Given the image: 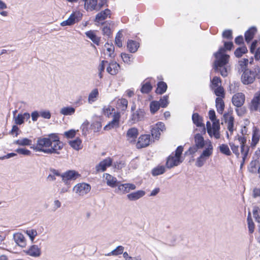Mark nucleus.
<instances>
[{"instance_id":"1","label":"nucleus","mask_w":260,"mask_h":260,"mask_svg":"<svg viewBox=\"0 0 260 260\" xmlns=\"http://www.w3.org/2000/svg\"><path fill=\"white\" fill-rule=\"evenodd\" d=\"M63 147V144L59 140L58 136L51 134L48 137H39L36 144L31 147L37 152H42L46 154L55 153L59 154V151Z\"/></svg>"},{"instance_id":"2","label":"nucleus","mask_w":260,"mask_h":260,"mask_svg":"<svg viewBox=\"0 0 260 260\" xmlns=\"http://www.w3.org/2000/svg\"><path fill=\"white\" fill-rule=\"evenodd\" d=\"M215 60L213 69L215 72L220 73L223 77H226L231 70L229 63L230 56L225 53L224 48L221 47L218 51L214 54Z\"/></svg>"},{"instance_id":"3","label":"nucleus","mask_w":260,"mask_h":260,"mask_svg":"<svg viewBox=\"0 0 260 260\" xmlns=\"http://www.w3.org/2000/svg\"><path fill=\"white\" fill-rule=\"evenodd\" d=\"M256 78H260V67H255L252 70H247L241 76V81L245 85L252 83Z\"/></svg>"},{"instance_id":"4","label":"nucleus","mask_w":260,"mask_h":260,"mask_svg":"<svg viewBox=\"0 0 260 260\" xmlns=\"http://www.w3.org/2000/svg\"><path fill=\"white\" fill-rule=\"evenodd\" d=\"M183 148L180 146L176 149L175 153H172L168 158L166 162V166L170 169L175 166L180 165L183 161L181 155L183 152Z\"/></svg>"},{"instance_id":"5","label":"nucleus","mask_w":260,"mask_h":260,"mask_svg":"<svg viewBox=\"0 0 260 260\" xmlns=\"http://www.w3.org/2000/svg\"><path fill=\"white\" fill-rule=\"evenodd\" d=\"M207 147L203 150L201 154L197 159L196 166L198 167H202L206 160L213 153V147L210 141L206 143Z\"/></svg>"},{"instance_id":"6","label":"nucleus","mask_w":260,"mask_h":260,"mask_svg":"<svg viewBox=\"0 0 260 260\" xmlns=\"http://www.w3.org/2000/svg\"><path fill=\"white\" fill-rule=\"evenodd\" d=\"M82 14L79 11H76L72 13L69 18L61 22L62 26H71L80 21L82 18Z\"/></svg>"},{"instance_id":"7","label":"nucleus","mask_w":260,"mask_h":260,"mask_svg":"<svg viewBox=\"0 0 260 260\" xmlns=\"http://www.w3.org/2000/svg\"><path fill=\"white\" fill-rule=\"evenodd\" d=\"M238 139L240 144V151L242 158L240 167L242 168L248 155L249 147L246 145V139L244 137H238Z\"/></svg>"},{"instance_id":"8","label":"nucleus","mask_w":260,"mask_h":260,"mask_svg":"<svg viewBox=\"0 0 260 260\" xmlns=\"http://www.w3.org/2000/svg\"><path fill=\"white\" fill-rule=\"evenodd\" d=\"M151 127V135L156 140L159 138L161 132H163L166 130V126L162 122H158L152 125Z\"/></svg>"},{"instance_id":"9","label":"nucleus","mask_w":260,"mask_h":260,"mask_svg":"<svg viewBox=\"0 0 260 260\" xmlns=\"http://www.w3.org/2000/svg\"><path fill=\"white\" fill-rule=\"evenodd\" d=\"M225 123L226 124L227 129L229 132H226V137L229 138L230 136L233 135L234 131L236 129L234 126V118L229 114H224L223 115Z\"/></svg>"},{"instance_id":"10","label":"nucleus","mask_w":260,"mask_h":260,"mask_svg":"<svg viewBox=\"0 0 260 260\" xmlns=\"http://www.w3.org/2000/svg\"><path fill=\"white\" fill-rule=\"evenodd\" d=\"M90 186L85 183H81L76 184L73 188V190L80 196H84L90 190Z\"/></svg>"},{"instance_id":"11","label":"nucleus","mask_w":260,"mask_h":260,"mask_svg":"<svg viewBox=\"0 0 260 260\" xmlns=\"http://www.w3.org/2000/svg\"><path fill=\"white\" fill-rule=\"evenodd\" d=\"M80 176V175L75 170H69L66 171L64 173L62 174L61 175V177L62 178V180L67 184L68 183V181L70 180H75L77 178H79Z\"/></svg>"},{"instance_id":"12","label":"nucleus","mask_w":260,"mask_h":260,"mask_svg":"<svg viewBox=\"0 0 260 260\" xmlns=\"http://www.w3.org/2000/svg\"><path fill=\"white\" fill-rule=\"evenodd\" d=\"M219 122H214L211 128H208V134L210 137H214L216 139H218L220 137Z\"/></svg>"},{"instance_id":"13","label":"nucleus","mask_w":260,"mask_h":260,"mask_svg":"<svg viewBox=\"0 0 260 260\" xmlns=\"http://www.w3.org/2000/svg\"><path fill=\"white\" fill-rule=\"evenodd\" d=\"M151 141L150 135H142L139 138L136 147L138 149L146 147L150 144Z\"/></svg>"},{"instance_id":"14","label":"nucleus","mask_w":260,"mask_h":260,"mask_svg":"<svg viewBox=\"0 0 260 260\" xmlns=\"http://www.w3.org/2000/svg\"><path fill=\"white\" fill-rule=\"evenodd\" d=\"M136 186L133 183H124L120 184L118 185L117 188L115 192L117 193H128L131 190H135Z\"/></svg>"},{"instance_id":"15","label":"nucleus","mask_w":260,"mask_h":260,"mask_svg":"<svg viewBox=\"0 0 260 260\" xmlns=\"http://www.w3.org/2000/svg\"><path fill=\"white\" fill-rule=\"evenodd\" d=\"M85 2V8L87 10L99 11L102 7L103 4H98L97 0H82Z\"/></svg>"},{"instance_id":"16","label":"nucleus","mask_w":260,"mask_h":260,"mask_svg":"<svg viewBox=\"0 0 260 260\" xmlns=\"http://www.w3.org/2000/svg\"><path fill=\"white\" fill-rule=\"evenodd\" d=\"M112 162L111 158L107 157L95 166L96 171L97 172L105 171L108 167L112 165Z\"/></svg>"},{"instance_id":"17","label":"nucleus","mask_w":260,"mask_h":260,"mask_svg":"<svg viewBox=\"0 0 260 260\" xmlns=\"http://www.w3.org/2000/svg\"><path fill=\"white\" fill-rule=\"evenodd\" d=\"M120 117V113L118 112H114L113 115V119L111 121L109 122L105 127V130H109L112 128H116L119 126V119Z\"/></svg>"},{"instance_id":"18","label":"nucleus","mask_w":260,"mask_h":260,"mask_svg":"<svg viewBox=\"0 0 260 260\" xmlns=\"http://www.w3.org/2000/svg\"><path fill=\"white\" fill-rule=\"evenodd\" d=\"M192 120L197 126L200 127L201 133L205 134L206 133V128L202 122V118L198 113H193L192 116Z\"/></svg>"},{"instance_id":"19","label":"nucleus","mask_w":260,"mask_h":260,"mask_svg":"<svg viewBox=\"0 0 260 260\" xmlns=\"http://www.w3.org/2000/svg\"><path fill=\"white\" fill-rule=\"evenodd\" d=\"M245 102V95L241 93H237L234 94L232 98V103L237 107H241Z\"/></svg>"},{"instance_id":"20","label":"nucleus","mask_w":260,"mask_h":260,"mask_svg":"<svg viewBox=\"0 0 260 260\" xmlns=\"http://www.w3.org/2000/svg\"><path fill=\"white\" fill-rule=\"evenodd\" d=\"M139 134L138 130L136 127H132L126 133V140L129 143H134Z\"/></svg>"},{"instance_id":"21","label":"nucleus","mask_w":260,"mask_h":260,"mask_svg":"<svg viewBox=\"0 0 260 260\" xmlns=\"http://www.w3.org/2000/svg\"><path fill=\"white\" fill-rule=\"evenodd\" d=\"M250 108L252 110L260 112V92H256L251 101Z\"/></svg>"},{"instance_id":"22","label":"nucleus","mask_w":260,"mask_h":260,"mask_svg":"<svg viewBox=\"0 0 260 260\" xmlns=\"http://www.w3.org/2000/svg\"><path fill=\"white\" fill-rule=\"evenodd\" d=\"M145 194L144 190H139L127 194L126 197L131 201H135L143 197Z\"/></svg>"},{"instance_id":"23","label":"nucleus","mask_w":260,"mask_h":260,"mask_svg":"<svg viewBox=\"0 0 260 260\" xmlns=\"http://www.w3.org/2000/svg\"><path fill=\"white\" fill-rule=\"evenodd\" d=\"M145 116V112L143 109H139L134 112L132 115L131 120L133 123L142 120Z\"/></svg>"},{"instance_id":"24","label":"nucleus","mask_w":260,"mask_h":260,"mask_svg":"<svg viewBox=\"0 0 260 260\" xmlns=\"http://www.w3.org/2000/svg\"><path fill=\"white\" fill-rule=\"evenodd\" d=\"M104 177L105 178L108 186L114 188L118 185H117L118 181L117 178L112 175L105 173L104 174Z\"/></svg>"},{"instance_id":"25","label":"nucleus","mask_w":260,"mask_h":260,"mask_svg":"<svg viewBox=\"0 0 260 260\" xmlns=\"http://www.w3.org/2000/svg\"><path fill=\"white\" fill-rule=\"evenodd\" d=\"M238 137L243 136H240L239 135H237L234 138V142H230L229 143V145L233 152L236 155L237 157H239L240 153L239 151V145L237 143V142L238 141L239 143H240V142L238 139ZM239 144L240 145V144Z\"/></svg>"},{"instance_id":"26","label":"nucleus","mask_w":260,"mask_h":260,"mask_svg":"<svg viewBox=\"0 0 260 260\" xmlns=\"http://www.w3.org/2000/svg\"><path fill=\"white\" fill-rule=\"evenodd\" d=\"M29 118L30 114L26 112L23 114H19L17 116H14L13 119L16 124L21 125L24 123L25 120H27Z\"/></svg>"},{"instance_id":"27","label":"nucleus","mask_w":260,"mask_h":260,"mask_svg":"<svg viewBox=\"0 0 260 260\" xmlns=\"http://www.w3.org/2000/svg\"><path fill=\"white\" fill-rule=\"evenodd\" d=\"M111 11L109 9H105L104 11L99 13L95 17V21L97 22H100L104 20L108 17H110Z\"/></svg>"},{"instance_id":"28","label":"nucleus","mask_w":260,"mask_h":260,"mask_svg":"<svg viewBox=\"0 0 260 260\" xmlns=\"http://www.w3.org/2000/svg\"><path fill=\"white\" fill-rule=\"evenodd\" d=\"M120 69V65L116 62H111L109 63L108 67L107 68V71L108 73L112 75L117 74Z\"/></svg>"},{"instance_id":"29","label":"nucleus","mask_w":260,"mask_h":260,"mask_svg":"<svg viewBox=\"0 0 260 260\" xmlns=\"http://www.w3.org/2000/svg\"><path fill=\"white\" fill-rule=\"evenodd\" d=\"M260 139L259 129L255 128L252 132V136L251 142V147L254 148L258 144Z\"/></svg>"},{"instance_id":"30","label":"nucleus","mask_w":260,"mask_h":260,"mask_svg":"<svg viewBox=\"0 0 260 260\" xmlns=\"http://www.w3.org/2000/svg\"><path fill=\"white\" fill-rule=\"evenodd\" d=\"M13 238L15 242L20 246L23 247L25 246V240L23 234L21 233H16L13 235Z\"/></svg>"},{"instance_id":"31","label":"nucleus","mask_w":260,"mask_h":260,"mask_svg":"<svg viewBox=\"0 0 260 260\" xmlns=\"http://www.w3.org/2000/svg\"><path fill=\"white\" fill-rule=\"evenodd\" d=\"M75 108L73 107L65 106L60 109L59 113L64 116H71L75 114Z\"/></svg>"},{"instance_id":"32","label":"nucleus","mask_w":260,"mask_h":260,"mask_svg":"<svg viewBox=\"0 0 260 260\" xmlns=\"http://www.w3.org/2000/svg\"><path fill=\"white\" fill-rule=\"evenodd\" d=\"M202 134H197L194 136V142L196 143V146L199 149L203 148L205 145V141L203 137L202 136Z\"/></svg>"},{"instance_id":"33","label":"nucleus","mask_w":260,"mask_h":260,"mask_svg":"<svg viewBox=\"0 0 260 260\" xmlns=\"http://www.w3.org/2000/svg\"><path fill=\"white\" fill-rule=\"evenodd\" d=\"M86 37L91 40L94 44L97 45H99L100 41V38L98 37L96 32L94 30H89L85 32Z\"/></svg>"},{"instance_id":"34","label":"nucleus","mask_w":260,"mask_h":260,"mask_svg":"<svg viewBox=\"0 0 260 260\" xmlns=\"http://www.w3.org/2000/svg\"><path fill=\"white\" fill-rule=\"evenodd\" d=\"M27 253L31 256L38 257L41 254V250L36 245H33L27 251Z\"/></svg>"},{"instance_id":"35","label":"nucleus","mask_w":260,"mask_h":260,"mask_svg":"<svg viewBox=\"0 0 260 260\" xmlns=\"http://www.w3.org/2000/svg\"><path fill=\"white\" fill-rule=\"evenodd\" d=\"M256 32V28L255 27H251L245 33V41L249 43L253 39L254 35Z\"/></svg>"},{"instance_id":"36","label":"nucleus","mask_w":260,"mask_h":260,"mask_svg":"<svg viewBox=\"0 0 260 260\" xmlns=\"http://www.w3.org/2000/svg\"><path fill=\"white\" fill-rule=\"evenodd\" d=\"M69 143L71 147L76 150H79L82 148V141L79 138L74 140L70 141Z\"/></svg>"},{"instance_id":"37","label":"nucleus","mask_w":260,"mask_h":260,"mask_svg":"<svg viewBox=\"0 0 260 260\" xmlns=\"http://www.w3.org/2000/svg\"><path fill=\"white\" fill-rule=\"evenodd\" d=\"M32 141L26 138H23L15 140L13 142L14 144L18 145L19 146H30L31 145Z\"/></svg>"},{"instance_id":"38","label":"nucleus","mask_w":260,"mask_h":260,"mask_svg":"<svg viewBox=\"0 0 260 260\" xmlns=\"http://www.w3.org/2000/svg\"><path fill=\"white\" fill-rule=\"evenodd\" d=\"M99 96V91L97 88L93 89L89 93L88 97V102L89 104H92L96 101Z\"/></svg>"},{"instance_id":"39","label":"nucleus","mask_w":260,"mask_h":260,"mask_svg":"<svg viewBox=\"0 0 260 260\" xmlns=\"http://www.w3.org/2000/svg\"><path fill=\"white\" fill-rule=\"evenodd\" d=\"M105 48V54L109 57H112L114 56V47L112 44L107 43L104 45Z\"/></svg>"},{"instance_id":"40","label":"nucleus","mask_w":260,"mask_h":260,"mask_svg":"<svg viewBox=\"0 0 260 260\" xmlns=\"http://www.w3.org/2000/svg\"><path fill=\"white\" fill-rule=\"evenodd\" d=\"M167 89V84L162 81L159 82L157 83V87L156 89V93L157 94H161L165 92Z\"/></svg>"},{"instance_id":"41","label":"nucleus","mask_w":260,"mask_h":260,"mask_svg":"<svg viewBox=\"0 0 260 260\" xmlns=\"http://www.w3.org/2000/svg\"><path fill=\"white\" fill-rule=\"evenodd\" d=\"M124 250V247L122 246H118L115 249L112 250L111 252L106 254V256H117L122 254Z\"/></svg>"},{"instance_id":"42","label":"nucleus","mask_w":260,"mask_h":260,"mask_svg":"<svg viewBox=\"0 0 260 260\" xmlns=\"http://www.w3.org/2000/svg\"><path fill=\"white\" fill-rule=\"evenodd\" d=\"M152 88V86L148 81H144L142 84L141 91L143 93H148Z\"/></svg>"},{"instance_id":"43","label":"nucleus","mask_w":260,"mask_h":260,"mask_svg":"<svg viewBox=\"0 0 260 260\" xmlns=\"http://www.w3.org/2000/svg\"><path fill=\"white\" fill-rule=\"evenodd\" d=\"M127 48L131 53H135L137 51L138 46L136 42L133 40H128L127 42Z\"/></svg>"},{"instance_id":"44","label":"nucleus","mask_w":260,"mask_h":260,"mask_svg":"<svg viewBox=\"0 0 260 260\" xmlns=\"http://www.w3.org/2000/svg\"><path fill=\"white\" fill-rule=\"evenodd\" d=\"M216 107L218 112L222 113L224 108L223 101L221 98H217L216 99Z\"/></svg>"},{"instance_id":"45","label":"nucleus","mask_w":260,"mask_h":260,"mask_svg":"<svg viewBox=\"0 0 260 260\" xmlns=\"http://www.w3.org/2000/svg\"><path fill=\"white\" fill-rule=\"evenodd\" d=\"M218 149L221 153L227 156H230L232 154L229 146L226 144H223L220 145L218 147Z\"/></svg>"},{"instance_id":"46","label":"nucleus","mask_w":260,"mask_h":260,"mask_svg":"<svg viewBox=\"0 0 260 260\" xmlns=\"http://www.w3.org/2000/svg\"><path fill=\"white\" fill-rule=\"evenodd\" d=\"M165 172V168L163 166H158L154 168L152 170V174L153 176H158L162 174Z\"/></svg>"},{"instance_id":"47","label":"nucleus","mask_w":260,"mask_h":260,"mask_svg":"<svg viewBox=\"0 0 260 260\" xmlns=\"http://www.w3.org/2000/svg\"><path fill=\"white\" fill-rule=\"evenodd\" d=\"M128 101L125 99H119L117 101V106L122 111H125L127 107Z\"/></svg>"},{"instance_id":"48","label":"nucleus","mask_w":260,"mask_h":260,"mask_svg":"<svg viewBox=\"0 0 260 260\" xmlns=\"http://www.w3.org/2000/svg\"><path fill=\"white\" fill-rule=\"evenodd\" d=\"M160 106L159 102L158 101H152L150 104V112L152 114H154L159 109Z\"/></svg>"},{"instance_id":"49","label":"nucleus","mask_w":260,"mask_h":260,"mask_svg":"<svg viewBox=\"0 0 260 260\" xmlns=\"http://www.w3.org/2000/svg\"><path fill=\"white\" fill-rule=\"evenodd\" d=\"M89 122L88 120H86L84 121V122L81 125L80 128L82 131V135L84 136H86L88 134H89Z\"/></svg>"},{"instance_id":"50","label":"nucleus","mask_w":260,"mask_h":260,"mask_svg":"<svg viewBox=\"0 0 260 260\" xmlns=\"http://www.w3.org/2000/svg\"><path fill=\"white\" fill-rule=\"evenodd\" d=\"M239 66H240L239 71L241 72H244L245 70H247V67L248 63V59L247 58H243L239 61Z\"/></svg>"},{"instance_id":"51","label":"nucleus","mask_w":260,"mask_h":260,"mask_svg":"<svg viewBox=\"0 0 260 260\" xmlns=\"http://www.w3.org/2000/svg\"><path fill=\"white\" fill-rule=\"evenodd\" d=\"M247 52V48L245 46L238 48L235 51V55L237 57H241L243 54Z\"/></svg>"},{"instance_id":"52","label":"nucleus","mask_w":260,"mask_h":260,"mask_svg":"<svg viewBox=\"0 0 260 260\" xmlns=\"http://www.w3.org/2000/svg\"><path fill=\"white\" fill-rule=\"evenodd\" d=\"M214 90V92L216 96H218V98H223L224 96V89L221 86H218L217 87L214 88L213 89Z\"/></svg>"},{"instance_id":"53","label":"nucleus","mask_w":260,"mask_h":260,"mask_svg":"<svg viewBox=\"0 0 260 260\" xmlns=\"http://www.w3.org/2000/svg\"><path fill=\"white\" fill-rule=\"evenodd\" d=\"M132 55L131 54L122 53L121 54V57L124 62L127 64H131L133 61Z\"/></svg>"},{"instance_id":"54","label":"nucleus","mask_w":260,"mask_h":260,"mask_svg":"<svg viewBox=\"0 0 260 260\" xmlns=\"http://www.w3.org/2000/svg\"><path fill=\"white\" fill-rule=\"evenodd\" d=\"M25 233L30 238L32 242H34L35 238L37 236V232L36 230L31 229L26 230Z\"/></svg>"},{"instance_id":"55","label":"nucleus","mask_w":260,"mask_h":260,"mask_svg":"<svg viewBox=\"0 0 260 260\" xmlns=\"http://www.w3.org/2000/svg\"><path fill=\"white\" fill-rule=\"evenodd\" d=\"M114 111H115L114 108L110 106H105L103 108L104 114L105 116H108V117H109L110 115H111L113 113V112Z\"/></svg>"},{"instance_id":"56","label":"nucleus","mask_w":260,"mask_h":260,"mask_svg":"<svg viewBox=\"0 0 260 260\" xmlns=\"http://www.w3.org/2000/svg\"><path fill=\"white\" fill-rule=\"evenodd\" d=\"M211 88L213 89L214 88L221 86V80L219 77L215 76L211 80Z\"/></svg>"},{"instance_id":"57","label":"nucleus","mask_w":260,"mask_h":260,"mask_svg":"<svg viewBox=\"0 0 260 260\" xmlns=\"http://www.w3.org/2000/svg\"><path fill=\"white\" fill-rule=\"evenodd\" d=\"M91 127L94 133L98 132L102 128V124L100 121H95L92 123Z\"/></svg>"},{"instance_id":"58","label":"nucleus","mask_w":260,"mask_h":260,"mask_svg":"<svg viewBox=\"0 0 260 260\" xmlns=\"http://www.w3.org/2000/svg\"><path fill=\"white\" fill-rule=\"evenodd\" d=\"M160 107L165 108L167 107L169 104V96L168 95H164L162 97L159 102Z\"/></svg>"},{"instance_id":"59","label":"nucleus","mask_w":260,"mask_h":260,"mask_svg":"<svg viewBox=\"0 0 260 260\" xmlns=\"http://www.w3.org/2000/svg\"><path fill=\"white\" fill-rule=\"evenodd\" d=\"M122 38V34L121 31H119L115 37V44L119 47H121L122 46V43L121 41V38Z\"/></svg>"},{"instance_id":"60","label":"nucleus","mask_w":260,"mask_h":260,"mask_svg":"<svg viewBox=\"0 0 260 260\" xmlns=\"http://www.w3.org/2000/svg\"><path fill=\"white\" fill-rule=\"evenodd\" d=\"M15 151L20 154H22L25 156H29L31 154L30 151L26 148H18L16 150H15Z\"/></svg>"},{"instance_id":"61","label":"nucleus","mask_w":260,"mask_h":260,"mask_svg":"<svg viewBox=\"0 0 260 260\" xmlns=\"http://www.w3.org/2000/svg\"><path fill=\"white\" fill-rule=\"evenodd\" d=\"M125 166V163L123 160H118L116 162H115L113 164V167L114 168L117 170H121L123 168H124Z\"/></svg>"},{"instance_id":"62","label":"nucleus","mask_w":260,"mask_h":260,"mask_svg":"<svg viewBox=\"0 0 260 260\" xmlns=\"http://www.w3.org/2000/svg\"><path fill=\"white\" fill-rule=\"evenodd\" d=\"M248 230L250 233H252L254 230V224L251 218L249 217L247 218Z\"/></svg>"},{"instance_id":"63","label":"nucleus","mask_w":260,"mask_h":260,"mask_svg":"<svg viewBox=\"0 0 260 260\" xmlns=\"http://www.w3.org/2000/svg\"><path fill=\"white\" fill-rule=\"evenodd\" d=\"M40 116L42 117L49 119L51 118V113L48 110H44L40 112Z\"/></svg>"},{"instance_id":"64","label":"nucleus","mask_w":260,"mask_h":260,"mask_svg":"<svg viewBox=\"0 0 260 260\" xmlns=\"http://www.w3.org/2000/svg\"><path fill=\"white\" fill-rule=\"evenodd\" d=\"M253 216L255 220L260 223V210L255 209L253 210Z\"/></svg>"}]
</instances>
